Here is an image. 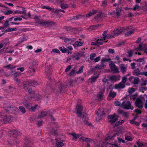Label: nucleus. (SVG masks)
<instances>
[{"mask_svg":"<svg viewBox=\"0 0 147 147\" xmlns=\"http://www.w3.org/2000/svg\"><path fill=\"white\" fill-rule=\"evenodd\" d=\"M83 110L82 106L78 105H77L76 107V113L78 117L82 118V121L86 125L89 126H91V123L88 122L89 118L87 116L86 114L85 113H82V112Z\"/></svg>","mask_w":147,"mask_h":147,"instance_id":"obj_1","label":"nucleus"},{"mask_svg":"<svg viewBox=\"0 0 147 147\" xmlns=\"http://www.w3.org/2000/svg\"><path fill=\"white\" fill-rule=\"evenodd\" d=\"M5 110L9 113L15 114L16 112L18 110L17 108L9 104H5L4 105Z\"/></svg>","mask_w":147,"mask_h":147,"instance_id":"obj_2","label":"nucleus"},{"mask_svg":"<svg viewBox=\"0 0 147 147\" xmlns=\"http://www.w3.org/2000/svg\"><path fill=\"white\" fill-rule=\"evenodd\" d=\"M132 29L131 27L127 26L123 29L121 27L118 28L114 31V32L111 34L113 38H114L115 36L118 35L120 34L123 31V30H128Z\"/></svg>","mask_w":147,"mask_h":147,"instance_id":"obj_3","label":"nucleus"},{"mask_svg":"<svg viewBox=\"0 0 147 147\" xmlns=\"http://www.w3.org/2000/svg\"><path fill=\"white\" fill-rule=\"evenodd\" d=\"M121 107L122 108L126 109H134L133 107H131V103L129 101H123L121 104Z\"/></svg>","mask_w":147,"mask_h":147,"instance_id":"obj_4","label":"nucleus"},{"mask_svg":"<svg viewBox=\"0 0 147 147\" xmlns=\"http://www.w3.org/2000/svg\"><path fill=\"white\" fill-rule=\"evenodd\" d=\"M2 113H0V121L4 123L9 122L11 119V117L9 115L2 117Z\"/></svg>","mask_w":147,"mask_h":147,"instance_id":"obj_5","label":"nucleus"},{"mask_svg":"<svg viewBox=\"0 0 147 147\" xmlns=\"http://www.w3.org/2000/svg\"><path fill=\"white\" fill-rule=\"evenodd\" d=\"M39 84L37 81L33 80L30 82H24L23 86L24 88H26L28 86H37Z\"/></svg>","mask_w":147,"mask_h":147,"instance_id":"obj_6","label":"nucleus"},{"mask_svg":"<svg viewBox=\"0 0 147 147\" xmlns=\"http://www.w3.org/2000/svg\"><path fill=\"white\" fill-rule=\"evenodd\" d=\"M108 118L110 119L108 121L111 124L115 123L118 120V117L116 114L110 115L108 116Z\"/></svg>","mask_w":147,"mask_h":147,"instance_id":"obj_7","label":"nucleus"},{"mask_svg":"<svg viewBox=\"0 0 147 147\" xmlns=\"http://www.w3.org/2000/svg\"><path fill=\"white\" fill-rule=\"evenodd\" d=\"M111 71L114 72L115 73L119 72V69L116 65L113 63L112 61H111L110 63H109Z\"/></svg>","mask_w":147,"mask_h":147,"instance_id":"obj_8","label":"nucleus"},{"mask_svg":"<svg viewBox=\"0 0 147 147\" xmlns=\"http://www.w3.org/2000/svg\"><path fill=\"white\" fill-rule=\"evenodd\" d=\"M9 133L10 136H13L14 137L17 138L18 137L20 136L21 134L19 131L15 130H12L9 131Z\"/></svg>","mask_w":147,"mask_h":147,"instance_id":"obj_9","label":"nucleus"},{"mask_svg":"<svg viewBox=\"0 0 147 147\" xmlns=\"http://www.w3.org/2000/svg\"><path fill=\"white\" fill-rule=\"evenodd\" d=\"M41 25L48 26H51L54 24V23L52 21H46L44 20H42L41 22L39 23H38Z\"/></svg>","mask_w":147,"mask_h":147,"instance_id":"obj_10","label":"nucleus"},{"mask_svg":"<svg viewBox=\"0 0 147 147\" xmlns=\"http://www.w3.org/2000/svg\"><path fill=\"white\" fill-rule=\"evenodd\" d=\"M136 106L142 109L143 108L142 101L140 98H137L135 102Z\"/></svg>","mask_w":147,"mask_h":147,"instance_id":"obj_11","label":"nucleus"},{"mask_svg":"<svg viewBox=\"0 0 147 147\" xmlns=\"http://www.w3.org/2000/svg\"><path fill=\"white\" fill-rule=\"evenodd\" d=\"M60 84V85H58V88L59 90V92L63 93L65 90L66 88H67V86L64 85H62L61 83L58 84Z\"/></svg>","mask_w":147,"mask_h":147,"instance_id":"obj_12","label":"nucleus"},{"mask_svg":"<svg viewBox=\"0 0 147 147\" xmlns=\"http://www.w3.org/2000/svg\"><path fill=\"white\" fill-rule=\"evenodd\" d=\"M37 65L36 61L35 60H32L29 63V68H36Z\"/></svg>","mask_w":147,"mask_h":147,"instance_id":"obj_13","label":"nucleus"},{"mask_svg":"<svg viewBox=\"0 0 147 147\" xmlns=\"http://www.w3.org/2000/svg\"><path fill=\"white\" fill-rule=\"evenodd\" d=\"M125 87V84L120 82L118 84H115V88L116 89H123Z\"/></svg>","mask_w":147,"mask_h":147,"instance_id":"obj_14","label":"nucleus"},{"mask_svg":"<svg viewBox=\"0 0 147 147\" xmlns=\"http://www.w3.org/2000/svg\"><path fill=\"white\" fill-rule=\"evenodd\" d=\"M102 40L101 39H98L97 41L92 42L91 43L92 45H102L103 44Z\"/></svg>","mask_w":147,"mask_h":147,"instance_id":"obj_15","label":"nucleus"},{"mask_svg":"<svg viewBox=\"0 0 147 147\" xmlns=\"http://www.w3.org/2000/svg\"><path fill=\"white\" fill-rule=\"evenodd\" d=\"M83 44V43L82 41H77L75 42V44H74L73 46L75 49H77L78 47L82 46Z\"/></svg>","mask_w":147,"mask_h":147,"instance_id":"obj_16","label":"nucleus"},{"mask_svg":"<svg viewBox=\"0 0 147 147\" xmlns=\"http://www.w3.org/2000/svg\"><path fill=\"white\" fill-rule=\"evenodd\" d=\"M119 78V76L116 75H112L110 77L109 80L110 81H116Z\"/></svg>","mask_w":147,"mask_h":147,"instance_id":"obj_17","label":"nucleus"},{"mask_svg":"<svg viewBox=\"0 0 147 147\" xmlns=\"http://www.w3.org/2000/svg\"><path fill=\"white\" fill-rule=\"evenodd\" d=\"M116 93L114 91H113L112 90H111L109 92L108 96L109 98H114L116 96Z\"/></svg>","mask_w":147,"mask_h":147,"instance_id":"obj_18","label":"nucleus"},{"mask_svg":"<svg viewBox=\"0 0 147 147\" xmlns=\"http://www.w3.org/2000/svg\"><path fill=\"white\" fill-rule=\"evenodd\" d=\"M120 67L121 71L123 73H124L126 71L127 67L124 64H121L120 66Z\"/></svg>","mask_w":147,"mask_h":147,"instance_id":"obj_19","label":"nucleus"},{"mask_svg":"<svg viewBox=\"0 0 147 147\" xmlns=\"http://www.w3.org/2000/svg\"><path fill=\"white\" fill-rule=\"evenodd\" d=\"M117 136V134H114L113 136H108L105 139V142H106L107 141H110V140H114V138Z\"/></svg>","mask_w":147,"mask_h":147,"instance_id":"obj_20","label":"nucleus"},{"mask_svg":"<svg viewBox=\"0 0 147 147\" xmlns=\"http://www.w3.org/2000/svg\"><path fill=\"white\" fill-rule=\"evenodd\" d=\"M135 30V29L134 28L129 31H128L127 32H126L125 34V36L126 37H127L131 35L134 32V31Z\"/></svg>","mask_w":147,"mask_h":147,"instance_id":"obj_21","label":"nucleus"},{"mask_svg":"<svg viewBox=\"0 0 147 147\" xmlns=\"http://www.w3.org/2000/svg\"><path fill=\"white\" fill-rule=\"evenodd\" d=\"M64 141L63 140H61V141L57 142V140L56 139V146L57 147H60L63 146L64 145V144L63 142Z\"/></svg>","mask_w":147,"mask_h":147,"instance_id":"obj_22","label":"nucleus"},{"mask_svg":"<svg viewBox=\"0 0 147 147\" xmlns=\"http://www.w3.org/2000/svg\"><path fill=\"white\" fill-rule=\"evenodd\" d=\"M141 72H140L138 68L135 69L133 72V74L136 76H138L139 75H141Z\"/></svg>","mask_w":147,"mask_h":147,"instance_id":"obj_23","label":"nucleus"},{"mask_svg":"<svg viewBox=\"0 0 147 147\" xmlns=\"http://www.w3.org/2000/svg\"><path fill=\"white\" fill-rule=\"evenodd\" d=\"M60 38L64 40V42L66 43L69 44H71V42L70 41V38H65L64 37H61Z\"/></svg>","mask_w":147,"mask_h":147,"instance_id":"obj_24","label":"nucleus"},{"mask_svg":"<svg viewBox=\"0 0 147 147\" xmlns=\"http://www.w3.org/2000/svg\"><path fill=\"white\" fill-rule=\"evenodd\" d=\"M103 96V93L102 92L100 91L98 94H97V97L98 98V101H101Z\"/></svg>","mask_w":147,"mask_h":147,"instance_id":"obj_25","label":"nucleus"},{"mask_svg":"<svg viewBox=\"0 0 147 147\" xmlns=\"http://www.w3.org/2000/svg\"><path fill=\"white\" fill-rule=\"evenodd\" d=\"M83 49L85 50V48H84L83 49H82V51H80L78 52L77 53V54L80 57H83V56L84 55V53H85V52L83 50Z\"/></svg>","mask_w":147,"mask_h":147,"instance_id":"obj_26","label":"nucleus"},{"mask_svg":"<svg viewBox=\"0 0 147 147\" xmlns=\"http://www.w3.org/2000/svg\"><path fill=\"white\" fill-rule=\"evenodd\" d=\"M47 113L46 112L42 111L38 115V117L39 118H43L46 116L47 115Z\"/></svg>","mask_w":147,"mask_h":147,"instance_id":"obj_27","label":"nucleus"},{"mask_svg":"<svg viewBox=\"0 0 147 147\" xmlns=\"http://www.w3.org/2000/svg\"><path fill=\"white\" fill-rule=\"evenodd\" d=\"M49 135L50 136L55 135V130L54 128H51L50 129Z\"/></svg>","mask_w":147,"mask_h":147,"instance_id":"obj_28","label":"nucleus"},{"mask_svg":"<svg viewBox=\"0 0 147 147\" xmlns=\"http://www.w3.org/2000/svg\"><path fill=\"white\" fill-rule=\"evenodd\" d=\"M121 11V8L119 7H117L116 9V12L115 13L117 18L119 17L120 16V13Z\"/></svg>","mask_w":147,"mask_h":147,"instance_id":"obj_29","label":"nucleus"},{"mask_svg":"<svg viewBox=\"0 0 147 147\" xmlns=\"http://www.w3.org/2000/svg\"><path fill=\"white\" fill-rule=\"evenodd\" d=\"M32 96H29V95H26L24 97V100L25 101H28L30 100L31 99L33 98Z\"/></svg>","mask_w":147,"mask_h":147,"instance_id":"obj_30","label":"nucleus"},{"mask_svg":"<svg viewBox=\"0 0 147 147\" xmlns=\"http://www.w3.org/2000/svg\"><path fill=\"white\" fill-rule=\"evenodd\" d=\"M4 67L6 68H8L10 69H12L16 68V67L13 65L9 64L3 67Z\"/></svg>","mask_w":147,"mask_h":147,"instance_id":"obj_31","label":"nucleus"},{"mask_svg":"<svg viewBox=\"0 0 147 147\" xmlns=\"http://www.w3.org/2000/svg\"><path fill=\"white\" fill-rule=\"evenodd\" d=\"M23 104L26 108L30 110L31 107V104L30 103H28L26 102H24Z\"/></svg>","mask_w":147,"mask_h":147,"instance_id":"obj_32","label":"nucleus"},{"mask_svg":"<svg viewBox=\"0 0 147 147\" xmlns=\"http://www.w3.org/2000/svg\"><path fill=\"white\" fill-rule=\"evenodd\" d=\"M67 51H68V52H67V53L69 54H71L72 53V51L73 50V48L71 46H68L67 47Z\"/></svg>","mask_w":147,"mask_h":147,"instance_id":"obj_33","label":"nucleus"},{"mask_svg":"<svg viewBox=\"0 0 147 147\" xmlns=\"http://www.w3.org/2000/svg\"><path fill=\"white\" fill-rule=\"evenodd\" d=\"M59 50L61 51L63 53H67L68 51H67V49L63 47H60L59 48Z\"/></svg>","mask_w":147,"mask_h":147,"instance_id":"obj_34","label":"nucleus"},{"mask_svg":"<svg viewBox=\"0 0 147 147\" xmlns=\"http://www.w3.org/2000/svg\"><path fill=\"white\" fill-rule=\"evenodd\" d=\"M117 142L118 143L121 144V143H124L125 142V140L123 139L122 138L117 137Z\"/></svg>","mask_w":147,"mask_h":147,"instance_id":"obj_35","label":"nucleus"},{"mask_svg":"<svg viewBox=\"0 0 147 147\" xmlns=\"http://www.w3.org/2000/svg\"><path fill=\"white\" fill-rule=\"evenodd\" d=\"M97 12V11L96 10H92V12H90V13H88L86 15V16L87 17H88L90 16H91L92 15H94V14L96 13Z\"/></svg>","mask_w":147,"mask_h":147,"instance_id":"obj_36","label":"nucleus"},{"mask_svg":"<svg viewBox=\"0 0 147 147\" xmlns=\"http://www.w3.org/2000/svg\"><path fill=\"white\" fill-rule=\"evenodd\" d=\"M111 145L110 147H122L121 146H119L118 144L116 142H115L113 144H111L110 143H108Z\"/></svg>","mask_w":147,"mask_h":147,"instance_id":"obj_37","label":"nucleus"},{"mask_svg":"<svg viewBox=\"0 0 147 147\" xmlns=\"http://www.w3.org/2000/svg\"><path fill=\"white\" fill-rule=\"evenodd\" d=\"M42 9H49L50 10H51L52 12H55V9H53L51 7H47L45 6H43L42 7Z\"/></svg>","mask_w":147,"mask_h":147,"instance_id":"obj_38","label":"nucleus"},{"mask_svg":"<svg viewBox=\"0 0 147 147\" xmlns=\"http://www.w3.org/2000/svg\"><path fill=\"white\" fill-rule=\"evenodd\" d=\"M82 17L80 15H77L76 16H73L72 19L74 20H78L81 19Z\"/></svg>","mask_w":147,"mask_h":147,"instance_id":"obj_39","label":"nucleus"},{"mask_svg":"<svg viewBox=\"0 0 147 147\" xmlns=\"http://www.w3.org/2000/svg\"><path fill=\"white\" fill-rule=\"evenodd\" d=\"M84 67V66L83 65L80 68L79 70L78 71L76 72V73L77 74H79L82 73L83 72V69Z\"/></svg>","mask_w":147,"mask_h":147,"instance_id":"obj_40","label":"nucleus"},{"mask_svg":"<svg viewBox=\"0 0 147 147\" xmlns=\"http://www.w3.org/2000/svg\"><path fill=\"white\" fill-rule=\"evenodd\" d=\"M77 74L76 73V72L75 70L72 69L71 71L68 74V75L69 76H74V75Z\"/></svg>","mask_w":147,"mask_h":147,"instance_id":"obj_41","label":"nucleus"},{"mask_svg":"<svg viewBox=\"0 0 147 147\" xmlns=\"http://www.w3.org/2000/svg\"><path fill=\"white\" fill-rule=\"evenodd\" d=\"M130 123L132 124H135L137 126H138L140 124V123L139 122L135 121L133 119L130 121Z\"/></svg>","mask_w":147,"mask_h":147,"instance_id":"obj_42","label":"nucleus"},{"mask_svg":"<svg viewBox=\"0 0 147 147\" xmlns=\"http://www.w3.org/2000/svg\"><path fill=\"white\" fill-rule=\"evenodd\" d=\"M28 86L27 87L28 88V91L29 94H34L35 93V91L32 90V88H29L28 87Z\"/></svg>","mask_w":147,"mask_h":147,"instance_id":"obj_43","label":"nucleus"},{"mask_svg":"<svg viewBox=\"0 0 147 147\" xmlns=\"http://www.w3.org/2000/svg\"><path fill=\"white\" fill-rule=\"evenodd\" d=\"M73 58L75 59L78 61L80 59V57L76 53L73 55Z\"/></svg>","mask_w":147,"mask_h":147,"instance_id":"obj_44","label":"nucleus"},{"mask_svg":"<svg viewBox=\"0 0 147 147\" xmlns=\"http://www.w3.org/2000/svg\"><path fill=\"white\" fill-rule=\"evenodd\" d=\"M61 6L62 9H66L68 7V5L67 4H61Z\"/></svg>","mask_w":147,"mask_h":147,"instance_id":"obj_45","label":"nucleus"},{"mask_svg":"<svg viewBox=\"0 0 147 147\" xmlns=\"http://www.w3.org/2000/svg\"><path fill=\"white\" fill-rule=\"evenodd\" d=\"M63 29L67 31H69L71 30L74 29V28L71 26H64L63 27Z\"/></svg>","mask_w":147,"mask_h":147,"instance_id":"obj_46","label":"nucleus"},{"mask_svg":"<svg viewBox=\"0 0 147 147\" xmlns=\"http://www.w3.org/2000/svg\"><path fill=\"white\" fill-rule=\"evenodd\" d=\"M139 78L137 77H135L134 81V83L135 84H138L139 82Z\"/></svg>","mask_w":147,"mask_h":147,"instance_id":"obj_47","label":"nucleus"},{"mask_svg":"<svg viewBox=\"0 0 147 147\" xmlns=\"http://www.w3.org/2000/svg\"><path fill=\"white\" fill-rule=\"evenodd\" d=\"M17 29L16 28H9L6 30L5 31L7 32H11L13 31H16Z\"/></svg>","mask_w":147,"mask_h":147,"instance_id":"obj_48","label":"nucleus"},{"mask_svg":"<svg viewBox=\"0 0 147 147\" xmlns=\"http://www.w3.org/2000/svg\"><path fill=\"white\" fill-rule=\"evenodd\" d=\"M98 77H93L91 76L89 80H91V82H94L96 80Z\"/></svg>","mask_w":147,"mask_h":147,"instance_id":"obj_49","label":"nucleus"},{"mask_svg":"<svg viewBox=\"0 0 147 147\" xmlns=\"http://www.w3.org/2000/svg\"><path fill=\"white\" fill-rule=\"evenodd\" d=\"M107 5V2L105 1H103L102 2L101 6L104 8H105Z\"/></svg>","mask_w":147,"mask_h":147,"instance_id":"obj_50","label":"nucleus"},{"mask_svg":"<svg viewBox=\"0 0 147 147\" xmlns=\"http://www.w3.org/2000/svg\"><path fill=\"white\" fill-rule=\"evenodd\" d=\"M96 56V54L95 53H93L91 54L90 55V59L93 60L94 59V57Z\"/></svg>","mask_w":147,"mask_h":147,"instance_id":"obj_51","label":"nucleus"},{"mask_svg":"<svg viewBox=\"0 0 147 147\" xmlns=\"http://www.w3.org/2000/svg\"><path fill=\"white\" fill-rule=\"evenodd\" d=\"M19 109L22 113H25V109L24 107L22 106L19 107Z\"/></svg>","mask_w":147,"mask_h":147,"instance_id":"obj_52","label":"nucleus"},{"mask_svg":"<svg viewBox=\"0 0 147 147\" xmlns=\"http://www.w3.org/2000/svg\"><path fill=\"white\" fill-rule=\"evenodd\" d=\"M119 113L122 114L123 116L125 117H127L128 116L127 113L123 111H119Z\"/></svg>","mask_w":147,"mask_h":147,"instance_id":"obj_53","label":"nucleus"},{"mask_svg":"<svg viewBox=\"0 0 147 147\" xmlns=\"http://www.w3.org/2000/svg\"><path fill=\"white\" fill-rule=\"evenodd\" d=\"M37 106L38 105H36L34 107L31 106L29 111H34L35 109H36Z\"/></svg>","mask_w":147,"mask_h":147,"instance_id":"obj_54","label":"nucleus"},{"mask_svg":"<svg viewBox=\"0 0 147 147\" xmlns=\"http://www.w3.org/2000/svg\"><path fill=\"white\" fill-rule=\"evenodd\" d=\"M125 140L128 141H131L132 140V138L129 136H125Z\"/></svg>","mask_w":147,"mask_h":147,"instance_id":"obj_55","label":"nucleus"},{"mask_svg":"<svg viewBox=\"0 0 147 147\" xmlns=\"http://www.w3.org/2000/svg\"><path fill=\"white\" fill-rule=\"evenodd\" d=\"M111 59L110 58L109 59H105V58H103L101 59V61H102V62L105 63L106 62H109L111 60Z\"/></svg>","mask_w":147,"mask_h":147,"instance_id":"obj_56","label":"nucleus"},{"mask_svg":"<svg viewBox=\"0 0 147 147\" xmlns=\"http://www.w3.org/2000/svg\"><path fill=\"white\" fill-rule=\"evenodd\" d=\"M139 6L137 4H136L135 5V6L134 8H131V9L134 11H136V10L139 9Z\"/></svg>","mask_w":147,"mask_h":147,"instance_id":"obj_57","label":"nucleus"},{"mask_svg":"<svg viewBox=\"0 0 147 147\" xmlns=\"http://www.w3.org/2000/svg\"><path fill=\"white\" fill-rule=\"evenodd\" d=\"M8 22V20H6L3 25V27H1V28H3L4 27H7L9 25Z\"/></svg>","mask_w":147,"mask_h":147,"instance_id":"obj_58","label":"nucleus"},{"mask_svg":"<svg viewBox=\"0 0 147 147\" xmlns=\"http://www.w3.org/2000/svg\"><path fill=\"white\" fill-rule=\"evenodd\" d=\"M95 68L96 69H103L102 67H101V65H100V64H99L95 66Z\"/></svg>","mask_w":147,"mask_h":147,"instance_id":"obj_59","label":"nucleus"},{"mask_svg":"<svg viewBox=\"0 0 147 147\" xmlns=\"http://www.w3.org/2000/svg\"><path fill=\"white\" fill-rule=\"evenodd\" d=\"M135 112L137 114H141L142 113V111L138 109H137L135 110Z\"/></svg>","mask_w":147,"mask_h":147,"instance_id":"obj_60","label":"nucleus"},{"mask_svg":"<svg viewBox=\"0 0 147 147\" xmlns=\"http://www.w3.org/2000/svg\"><path fill=\"white\" fill-rule=\"evenodd\" d=\"M108 52L110 54H113L115 53V50L114 49H110L108 50Z\"/></svg>","mask_w":147,"mask_h":147,"instance_id":"obj_61","label":"nucleus"},{"mask_svg":"<svg viewBox=\"0 0 147 147\" xmlns=\"http://www.w3.org/2000/svg\"><path fill=\"white\" fill-rule=\"evenodd\" d=\"M127 78L125 77H123L122 78V82L124 84L127 81Z\"/></svg>","mask_w":147,"mask_h":147,"instance_id":"obj_62","label":"nucleus"},{"mask_svg":"<svg viewBox=\"0 0 147 147\" xmlns=\"http://www.w3.org/2000/svg\"><path fill=\"white\" fill-rule=\"evenodd\" d=\"M71 65H69L65 69V72H67L69 71V70L71 69Z\"/></svg>","mask_w":147,"mask_h":147,"instance_id":"obj_63","label":"nucleus"},{"mask_svg":"<svg viewBox=\"0 0 147 147\" xmlns=\"http://www.w3.org/2000/svg\"><path fill=\"white\" fill-rule=\"evenodd\" d=\"M21 74V73L20 72L15 73L14 74L13 76L15 78H16L17 76H20Z\"/></svg>","mask_w":147,"mask_h":147,"instance_id":"obj_64","label":"nucleus"}]
</instances>
